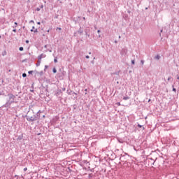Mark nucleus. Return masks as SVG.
Wrapping results in <instances>:
<instances>
[{
  "label": "nucleus",
  "instance_id": "obj_1",
  "mask_svg": "<svg viewBox=\"0 0 179 179\" xmlns=\"http://www.w3.org/2000/svg\"><path fill=\"white\" fill-rule=\"evenodd\" d=\"M9 99L7 101V102L6 103V104H4L3 106V107H10V104H13V103H15V99L16 96H15V95H13V94H8Z\"/></svg>",
  "mask_w": 179,
  "mask_h": 179
},
{
  "label": "nucleus",
  "instance_id": "obj_2",
  "mask_svg": "<svg viewBox=\"0 0 179 179\" xmlns=\"http://www.w3.org/2000/svg\"><path fill=\"white\" fill-rule=\"evenodd\" d=\"M26 117L29 122H34V121H37V116L36 115H33L32 116L26 115Z\"/></svg>",
  "mask_w": 179,
  "mask_h": 179
},
{
  "label": "nucleus",
  "instance_id": "obj_3",
  "mask_svg": "<svg viewBox=\"0 0 179 179\" xmlns=\"http://www.w3.org/2000/svg\"><path fill=\"white\" fill-rule=\"evenodd\" d=\"M44 57H45V55L41 54L38 57V61H41L42 58H44Z\"/></svg>",
  "mask_w": 179,
  "mask_h": 179
},
{
  "label": "nucleus",
  "instance_id": "obj_4",
  "mask_svg": "<svg viewBox=\"0 0 179 179\" xmlns=\"http://www.w3.org/2000/svg\"><path fill=\"white\" fill-rule=\"evenodd\" d=\"M78 34H80V36H82V34H83V30H82V29L80 28L79 31H78Z\"/></svg>",
  "mask_w": 179,
  "mask_h": 179
},
{
  "label": "nucleus",
  "instance_id": "obj_5",
  "mask_svg": "<svg viewBox=\"0 0 179 179\" xmlns=\"http://www.w3.org/2000/svg\"><path fill=\"white\" fill-rule=\"evenodd\" d=\"M40 64H41V60H38V62L36 63V66H40Z\"/></svg>",
  "mask_w": 179,
  "mask_h": 179
},
{
  "label": "nucleus",
  "instance_id": "obj_6",
  "mask_svg": "<svg viewBox=\"0 0 179 179\" xmlns=\"http://www.w3.org/2000/svg\"><path fill=\"white\" fill-rule=\"evenodd\" d=\"M160 55H157V56H155V59H160Z\"/></svg>",
  "mask_w": 179,
  "mask_h": 179
},
{
  "label": "nucleus",
  "instance_id": "obj_7",
  "mask_svg": "<svg viewBox=\"0 0 179 179\" xmlns=\"http://www.w3.org/2000/svg\"><path fill=\"white\" fill-rule=\"evenodd\" d=\"M31 31H34V33H38V30L37 29L33 30V29H31Z\"/></svg>",
  "mask_w": 179,
  "mask_h": 179
},
{
  "label": "nucleus",
  "instance_id": "obj_8",
  "mask_svg": "<svg viewBox=\"0 0 179 179\" xmlns=\"http://www.w3.org/2000/svg\"><path fill=\"white\" fill-rule=\"evenodd\" d=\"M54 62L55 63V64H57V62H58V58L56 57H55V59H54Z\"/></svg>",
  "mask_w": 179,
  "mask_h": 179
},
{
  "label": "nucleus",
  "instance_id": "obj_9",
  "mask_svg": "<svg viewBox=\"0 0 179 179\" xmlns=\"http://www.w3.org/2000/svg\"><path fill=\"white\" fill-rule=\"evenodd\" d=\"M123 100H129V96H124Z\"/></svg>",
  "mask_w": 179,
  "mask_h": 179
},
{
  "label": "nucleus",
  "instance_id": "obj_10",
  "mask_svg": "<svg viewBox=\"0 0 179 179\" xmlns=\"http://www.w3.org/2000/svg\"><path fill=\"white\" fill-rule=\"evenodd\" d=\"M52 72H53V73H57V69L53 68Z\"/></svg>",
  "mask_w": 179,
  "mask_h": 179
},
{
  "label": "nucleus",
  "instance_id": "obj_11",
  "mask_svg": "<svg viewBox=\"0 0 179 179\" xmlns=\"http://www.w3.org/2000/svg\"><path fill=\"white\" fill-rule=\"evenodd\" d=\"M40 113H41V110L38 111L36 113V117H40Z\"/></svg>",
  "mask_w": 179,
  "mask_h": 179
},
{
  "label": "nucleus",
  "instance_id": "obj_12",
  "mask_svg": "<svg viewBox=\"0 0 179 179\" xmlns=\"http://www.w3.org/2000/svg\"><path fill=\"white\" fill-rule=\"evenodd\" d=\"M15 26H13V29H15V27H17V22H15L14 23Z\"/></svg>",
  "mask_w": 179,
  "mask_h": 179
},
{
  "label": "nucleus",
  "instance_id": "obj_13",
  "mask_svg": "<svg viewBox=\"0 0 179 179\" xmlns=\"http://www.w3.org/2000/svg\"><path fill=\"white\" fill-rule=\"evenodd\" d=\"M17 178H19V176H17V175H15V176L13 178V179H17Z\"/></svg>",
  "mask_w": 179,
  "mask_h": 179
},
{
  "label": "nucleus",
  "instance_id": "obj_14",
  "mask_svg": "<svg viewBox=\"0 0 179 179\" xmlns=\"http://www.w3.org/2000/svg\"><path fill=\"white\" fill-rule=\"evenodd\" d=\"M27 76V74L25 73H22V78H26Z\"/></svg>",
  "mask_w": 179,
  "mask_h": 179
},
{
  "label": "nucleus",
  "instance_id": "obj_15",
  "mask_svg": "<svg viewBox=\"0 0 179 179\" xmlns=\"http://www.w3.org/2000/svg\"><path fill=\"white\" fill-rule=\"evenodd\" d=\"M33 71H29V72H28V73H29V75H32L33 74Z\"/></svg>",
  "mask_w": 179,
  "mask_h": 179
},
{
  "label": "nucleus",
  "instance_id": "obj_16",
  "mask_svg": "<svg viewBox=\"0 0 179 179\" xmlns=\"http://www.w3.org/2000/svg\"><path fill=\"white\" fill-rule=\"evenodd\" d=\"M141 64L142 65H143V64H145V61H144V60H141Z\"/></svg>",
  "mask_w": 179,
  "mask_h": 179
},
{
  "label": "nucleus",
  "instance_id": "obj_17",
  "mask_svg": "<svg viewBox=\"0 0 179 179\" xmlns=\"http://www.w3.org/2000/svg\"><path fill=\"white\" fill-rule=\"evenodd\" d=\"M19 50H20V51H23L24 48H23V47H20Z\"/></svg>",
  "mask_w": 179,
  "mask_h": 179
},
{
  "label": "nucleus",
  "instance_id": "obj_18",
  "mask_svg": "<svg viewBox=\"0 0 179 179\" xmlns=\"http://www.w3.org/2000/svg\"><path fill=\"white\" fill-rule=\"evenodd\" d=\"M132 65H135V60H131Z\"/></svg>",
  "mask_w": 179,
  "mask_h": 179
},
{
  "label": "nucleus",
  "instance_id": "obj_19",
  "mask_svg": "<svg viewBox=\"0 0 179 179\" xmlns=\"http://www.w3.org/2000/svg\"><path fill=\"white\" fill-rule=\"evenodd\" d=\"M40 10H41L40 8H36L37 12H40Z\"/></svg>",
  "mask_w": 179,
  "mask_h": 179
},
{
  "label": "nucleus",
  "instance_id": "obj_20",
  "mask_svg": "<svg viewBox=\"0 0 179 179\" xmlns=\"http://www.w3.org/2000/svg\"><path fill=\"white\" fill-rule=\"evenodd\" d=\"M85 58H87V59H89V58H90V57L89 55L85 56Z\"/></svg>",
  "mask_w": 179,
  "mask_h": 179
},
{
  "label": "nucleus",
  "instance_id": "obj_21",
  "mask_svg": "<svg viewBox=\"0 0 179 179\" xmlns=\"http://www.w3.org/2000/svg\"><path fill=\"white\" fill-rule=\"evenodd\" d=\"M138 128H142V125L138 124Z\"/></svg>",
  "mask_w": 179,
  "mask_h": 179
},
{
  "label": "nucleus",
  "instance_id": "obj_22",
  "mask_svg": "<svg viewBox=\"0 0 179 179\" xmlns=\"http://www.w3.org/2000/svg\"><path fill=\"white\" fill-rule=\"evenodd\" d=\"M48 68V66H45V69H47Z\"/></svg>",
  "mask_w": 179,
  "mask_h": 179
},
{
  "label": "nucleus",
  "instance_id": "obj_23",
  "mask_svg": "<svg viewBox=\"0 0 179 179\" xmlns=\"http://www.w3.org/2000/svg\"><path fill=\"white\" fill-rule=\"evenodd\" d=\"M13 31H14V33H16V29H13Z\"/></svg>",
  "mask_w": 179,
  "mask_h": 179
},
{
  "label": "nucleus",
  "instance_id": "obj_24",
  "mask_svg": "<svg viewBox=\"0 0 179 179\" xmlns=\"http://www.w3.org/2000/svg\"><path fill=\"white\" fill-rule=\"evenodd\" d=\"M25 43H26L27 44H29V40H27V41H25Z\"/></svg>",
  "mask_w": 179,
  "mask_h": 179
},
{
  "label": "nucleus",
  "instance_id": "obj_25",
  "mask_svg": "<svg viewBox=\"0 0 179 179\" xmlns=\"http://www.w3.org/2000/svg\"><path fill=\"white\" fill-rule=\"evenodd\" d=\"M43 73H44L43 71H41V72H40L41 76V75H43Z\"/></svg>",
  "mask_w": 179,
  "mask_h": 179
},
{
  "label": "nucleus",
  "instance_id": "obj_26",
  "mask_svg": "<svg viewBox=\"0 0 179 179\" xmlns=\"http://www.w3.org/2000/svg\"><path fill=\"white\" fill-rule=\"evenodd\" d=\"M171 77H169L168 78V81L171 80Z\"/></svg>",
  "mask_w": 179,
  "mask_h": 179
},
{
  "label": "nucleus",
  "instance_id": "obj_27",
  "mask_svg": "<svg viewBox=\"0 0 179 179\" xmlns=\"http://www.w3.org/2000/svg\"><path fill=\"white\" fill-rule=\"evenodd\" d=\"M24 171H27V168H24Z\"/></svg>",
  "mask_w": 179,
  "mask_h": 179
},
{
  "label": "nucleus",
  "instance_id": "obj_28",
  "mask_svg": "<svg viewBox=\"0 0 179 179\" xmlns=\"http://www.w3.org/2000/svg\"><path fill=\"white\" fill-rule=\"evenodd\" d=\"M173 92H176V88H173Z\"/></svg>",
  "mask_w": 179,
  "mask_h": 179
},
{
  "label": "nucleus",
  "instance_id": "obj_29",
  "mask_svg": "<svg viewBox=\"0 0 179 179\" xmlns=\"http://www.w3.org/2000/svg\"><path fill=\"white\" fill-rule=\"evenodd\" d=\"M117 104V106H121V103L120 102H118Z\"/></svg>",
  "mask_w": 179,
  "mask_h": 179
},
{
  "label": "nucleus",
  "instance_id": "obj_30",
  "mask_svg": "<svg viewBox=\"0 0 179 179\" xmlns=\"http://www.w3.org/2000/svg\"><path fill=\"white\" fill-rule=\"evenodd\" d=\"M30 23H34V21L31 20V21H30Z\"/></svg>",
  "mask_w": 179,
  "mask_h": 179
},
{
  "label": "nucleus",
  "instance_id": "obj_31",
  "mask_svg": "<svg viewBox=\"0 0 179 179\" xmlns=\"http://www.w3.org/2000/svg\"><path fill=\"white\" fill-rule=\"evenodd\" d=\"M3 55H6V52H5L4 53H3Z\"/></svg>",
  "mask_w": 179,
  "mask_h": 179
},
{
  "label": "nucleus",
  "instance_id": "obj_32",
  "mask_svg": "<svg viewBox=\"0 0 179 179\" xmlns=\"http://www.w3.org/2000/svg\"><path fill=\"white\" fill-rule=\"evenodd\" d=\"M37 24H41V23L40 22H37Z\"/></svg>",
  "mask_w": 179,
  "mask_h": 179
},
{
  "label": "nucleus",
  "instance_id": "obj_33",
  "mask_svg": "<svg viewBox=\"0 0 179 179\" xmlns=\"http://www.w3.org/2000/svg\"><path fill=\"white\" fill-rule=\"evenodd\" d=\"M34 29H35V27H32L31 30H34Z\"/></svg>",
  "mask_w": 179,
  "mask_h": 179
},
{
  "label": "nucleus",
  "instance_id": "obj_34",
  "mask_svg": "<svg viewBox=\"0 0 179 179\" xmlns=\"http://www.w3.org/2000/svg\"><path fill=\"white\" fill-rule=\"evenodd\" d=\"M100 31H101L99 29V30L97 31V33H100Z\"/></svg>",
  "mask_w": 179,
  "mask_h": 179
},
{
  "label": "nucleus",
  "instance_id": "obj_35",
  "mask_svg": "<svg viewBox=\"0 0 179 179\" xmlns=\"http://www.w3.org/2000/svg\"><path fill=\"white\" fill-rule=\"evenodd\" d=\"M177 79H178V80H179V76H177Z\"/></svg>",
  "mask_w": 179,
  "mask_h": 179
},
{
  "label": "nucleus",
  "instance_id": "obj_36",
  "mask_svg": "<svg viewBox=\"0 0 179 179\" xmlns=\"http://www.w3.org/2000/svg\"><path fill=\"white\" fill-rule=\"evenodd\" d=\"M0 96H2V92H0Z\"/></svg>",
  "mask_w": 179,
  "mask_h": 179
},
{
  "label": "nucleus",
  "instance_id": "obj_37",
  "mask_svg": "<svg viewBox=\"0 0 179 179\" xmlns=\"http://www.w3.org/2000/svg\"><path fill=\"white\" fill-rule=\"evenodd\" d=\"M161 33H163V29L161 30Z\"/></svg>",
  "mask_w": 179,
  "mask_h": 179
},
{
  "label": "nucleus",
  "instance_id": "obj_38",
  "mask_svg": "<svg viewBox=\"0 0 179 179\" xmlns=\"http://www.w3.org/2000/svg\"><path fill=\"white\" fill-rule=\"evenodd\" d=\"M45 48H47V45H45Z\"/></svg>",
  "mask_w": 179,
  "mask_h": 179
},
{
  "label": "nucleus",
  "instance_id": "obj_39",
  "mask_svg": "<svg viewBox=\"0 0 179 179\" xmlns=\"http://www.w3.org/2000/svg\"><path fill=\"white\" fill-rule=\"evenodd\" d=\"M85 19H86V18L84 17H83V20H85Z\"/></svg>",
  "mask_w": 179,
  "mask_h": 179
},
{
  "label": "nucleus",
  "instance_id": "obj_40",
  "mask_svg": "<svg viewBox=\"0 0 179 179\" xmlns=\"http://www.w3.org/2000/svg\"><path fill=\"white\" fill-rule=\"evenodd\" d=\"M119 38H121V36H119Z\"/></svg>",
  "mask_w": 179,
  "mask_h": 179
},
{
  "label": "nucleus",
  "instance_id": "obj_41",
  "mask_svg": "<svg viewBox=\"0 0 179 179\" xmlns=\"http://www.w3.org/2000/svg\"><path fill=\"white\" fill-rule=\"evenodd\" d=\"M41 8H43V5L41 6Z\"/></svg>",
  "mask_w": 179,
  "mask_h": 179
},
{
  "label": "nucleus",
  "instance_id": "obj_42",
  "mask_svg": "<svg viewBox=\"0 0 179 179\" xmlns=\"http://www.w3.org/2000/svg\"><path fill=\"white\" fill-rule=\"evenodd\" d=\"M45 117V115H43V117L44 118Z\"/></svg>",
  "mask_w": 179,
  "mask_h": 179
},
{
  "label": "nucleus",
  "instance_id": "obj_43",
  "mask_svg": "<svg viewBox=\"0 0 179 179\" xmlns=\"http://www.w3.org/2000/svg\"><path fill=\"white\" fill-rule=\"evenodd\" d=\"M38 135H41V134L39 133V134H38Z\"/></svg>",
  "mask_w": 179,
  "mask_h": 179
},
{
  "label": "nucleus",
  "instance_id": "obj_44",
  "mask_svg": "<svg viewBox=\"0 0 179 179\" xmlns=\"http://www.w3.org/2000/svg\"><path fill=\"white\" fill-rule=\"evenodd\" d=\"M59 30H61V28H59Z\"/></svg>",
  "mask_w": 179,
  "mask_h": 179
},
{
  "label": "nucleus",
  "instance_id": "obj_45",
  "mask_svg": "<svg viewBox=\"0 0 179 179\" xmlns=\"http://www.w3.org/2000/svg\"><path fill=\"white\" fill-rule=\"evenodd\" d=\"M89 54H92V52H90Z\"/></svg>",
  "mask_w": 179,
  "mask_h": 179
},
{
  "label": "nucleus",
  "instance_id": "obj_46",
  "mask_svg": "<svg viewBox=\"0 0 179 179\" xmlns=\"http://www.w3.org/2000/svg\"><path fill=\"white\" fill-rule=\"evenodd\" d=\"M0 38H1V35H0Z\"/></svg>",
  "mask_w": 179,
  "mask_h": 179
},
{
  "label": "nucleus",
  "instance_id": "obj_47",
  "mask_svg": "<svg viewBox=\"0 0 179 179\" xmlns=\"http://www.w3.org/2000/svg\"><path fill=\"white\" fill-rule=\"evenodd\" d=\"M58 1H61V0H58Z\"/></svg>",
  "mask_w": 179,
  "mask_h": 179
}]
</instances>
